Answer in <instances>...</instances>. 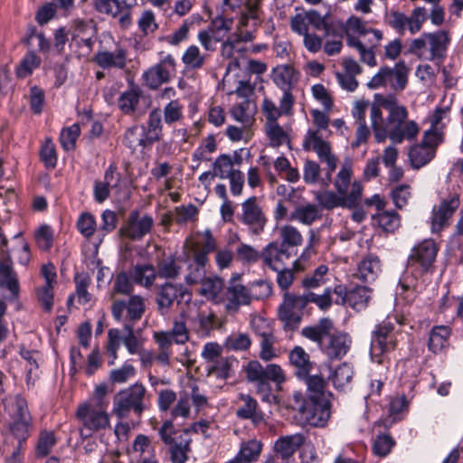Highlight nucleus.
Returning a JSON list of instances; mask_svg holds the SVG:
<instances>
[{
    "mask_svg": "<svg viewBox=\"0 0 463 463\" xmlns=\"http://www.w3.org/2000/svg\"><path fill=\"white\" fill-rule=\"evenodd\" d=\"M260 255L261 250L259 251L253 246L244 242H240L235 249V256L237 260L242 263H256L260 260Z\"/></svg>",
    "mask_w": 463,
    "mask_h": 463,
    "instance_id": "obj_62",
    "label": "nucleus"
},
{
    "mask_svg": "<svg viewBox=\"0 0 463 463\" xmlns=\"http://www.w3.org/2000/svg\"><path fill=\"white\" fill-rule=\"evenodd\" d=\"M186 294L187 290L182 284L166 282L158 286L155 298L158 312L166 315L174 303L179 304Z\"/></svg>",
    "mask_w": 463,
    "mask_h": 463,
    "instance_id": "obj_21",
    "label": "nucleus"
},
{
    "mask_svg": "<svg viewBox=\"0 0 463 463\" xmlns=\"http://www.w3.org/2000/svg\"><path fill=\"white\" fill-rule=\"evenodd\" d=\"M134 281L131 274L128 275L125 271L118 273L114 279L113 286L109 293L110 299L118 298V295L128 297L133 295Z\"/></svg>",
    "mask_w": 463,
    "mask_h": 463,
    "instance_id": "obj_39",
    "label": "nucleus"
},
{
    "mask_svg": "<svg viewBox=\"0 0 463 463\" xmlns=\"http://www.w3.org/2000/svg\"><path fill=\"white\" fill-rule=\"evenodd\" d=\"M233 19L224 16H217L211 22L208 29L213 34L215 41H222L232 30Z\"/></svg>",
    "mask_w": 463,
    "mask_h": 463,
    "instance_id": "obj_56",
    "label": "nucleus"
},
{
    "mask_svg": "<svg viewBox=\"0 0 463 463\" xmlns=\"http://www.w3.org/2000/svg\"><path fill=\"white\" fill-rule=\"evenodd\" d=\"M279 235L280 238L279 244L288 250L301 246L304 241L299 230L291 224H285L279 227Z\"/></svg>",
    "mask_w": 463,
    "mask_h": 463,
    "instance_id": "obj_38",
    "label": "nucleus"
},
{
    "mask_svg": "<svg viewBox=\"0 0 463 463\" xmlns=\"http://www.w3.org/2000/svg\"><path fill=\"white\" fill-rule=\"evenodd\" d=\"M438 247L434 241L424 240L415 245L408 258V268L418 271L420 274L430 270L436 260Z\"/></svg>",
    "mask_w": 463,
    "mask_h": 463,
    "instance_id": "obj_17",
    "label": "nucleus"
},
{
    "mask_svg": "<svg viewBox=\"0 0 463 463\" xmlns=\"http://www.w3.org/2000/svg\"><path fill=\"white\" fill-rule=\"evenodd\" d=\"M382 271L381 261L375 255L365 256L358 264L354 276L363 281L372 282Z\"/></svg>",
    "mask_w": 463,
    "mask_h": 463,
    "instance_id": "obj_32",
    "label": "nucleus"
},
{
    "mask_svg": "<svg viewBox=\"0 0 463 463\" xmlns=\"http://www.w3.org/2000/svg\"><path fill=\"white\" fill-rule=\"evenodd\" d=\"M353 377V366L350 364L343 363L335 369L331 379L335 388L345 389L351 383Z\"/></svg>",
    "mask_w": 463,
    "mask_h": 463,
    "instance_id": "obj_52",
    "label": "nucleus"
},
{
    "mask_svg": "<svg viewBox=\"0 0 463 463\" xmlns=\"http://www.w3.org/2000/svg\"><path fill=\"white\" fill-rule=\"evenodd\" d=\"M238 219L248 227L249 233L252 236L260 235L268 223V218L256 196H251L241 203V213Z\"/></svg>",
    "mask_w": 463,
    "mask_h": 463,
    "instance_id": "obj_15",
    "label": "nucleus"
},
{
    "mask_svg": "<svg viewBox=\"0 0 463 463\" xmlns=\"http://www.w3.org/2000/svg\"><path fill=\"white\" fill-rule=\"evenodd\" d=\"M163 131L162 113L160 109H155L149 113L147 120V130L146 135L148 137V144L161 139Z\"/></svg>",
    "mask_w": 463,
    "mask_h": 463,
    "instance_id": "obj_49",
    "label": "nucleus"
},
{
    "mask_svg": "<svg viewBox=\"0 0 463 463\" xmlns=\"http://www.w3.org/2000/svg\"><path fill=\"white\" fill-rule=\"evenodd\" d=\"M94 6L99 13L117 18L122 28H127L132 24V18L117 0H94Z\"/></svg>",
    "mask_w": 463,
    "mask_h": 463,
    "instance_id": "obj_31",
    "label": "nucleus"
},
{
    "mask_svg": "<svg viewBox=\"0 0 463 463\" xmlns=\"http://www.w3.org/2000/svg\"><path fill=\"white\" fill-rule=\"evenodd\" d=\"M271 78L275 85L283 90L282 106L288 109L295 102L291 90L298 81L299 71L290 64H281L272 70Z\"/></svg>",
    "mask_w": 463,
    "mask_h": 463,
    "instance_id": "obj_18",
    "label": "nucleus"
},
{
    "mask_svg": "<svg viewBox=\"0 0 463 463\" xmlns=\"http://www.w3.org/2000/svg\"><path fill=\"white\" fill-rule=\"evenodd\" d=\"M42 63V59L34 52L28 51L16 66L15 72L18 78L30 76Z\"/></svg>",
    "mask_w": 463,
    "mask_h": 463,
    "instance_id": "obj_47",
    "label": "nucleus"
},
{
    "mask_svg": "<svg viewBox=\"0 0 463 463\" xmlns=\"http://www.w3.org/2000/svg\"><path fill=\"white\" fill-rule=\"evenodd\" d=\"M124 143L129 148L135 150L138 146H146L148 144V137L143 127H132L128 128L124 136Z\"/></svg>",
    "mask_w": 463,
    "mask_h": 463,
    "instance_id": "obj_51",
    "label": "nucleus"
},
{
    "mask_svg": "<svg viewBox=\"0 0 463 463\" xmlns=\"http://www.w3.org/2000/svg\"><path fill=\"white\" fill-rule=\"evenodd\" d=\"M396 346V335L393 332V326L391 322H383L378 325L373 332L371 344L372 359L378 364L383 360L380 358L385 353H389Z\"/></svg>",
    "mask_w": 463,
    "mask_h": 463,
    "instance_id": "obj_20",
    "label": "nucleus"
},
{
    "mask_svg": "<svg viewBox=\"0 0 463 463\" xmlns=\"http://www.w3.org/2000/svg\"><path fill=\"white\" fill-rule=\"evenodd\" d=\"M154 225V220L146 214H140L137 211H132L122 226L121 234L130 240L139 241L150 232Z\"/></svg>",
    "mask_w": 463,
    "mask_h": 463,
    "instance_id": "obj_22",
    "label": "nucleus"
},
{
    "mask_svg": "<svg viewBox=\"0 0 463 463\" xmlns=\"http://www.w3.org/2000/svg\"><path fill=\"white\" fill-rule=\"evenodd\" d=\"M0 288H6L13 298L19 294V283L9 253L0 256Z\"/></svg>",
    "mask_w": 463,
    "mask_h": 463,
    "instance_id": "obj_30",
    "label": "nucleus"
},
{
    "mask_svg": "<svg viewBox=\"0 0 463 463\" xmlns=\"http://www.w3.org/2000/svg\"><path fill=\"white\" fill-rule=\"evenodd\" d=\"M206 57L196 45H191L184 52L182 61L187 69L196 70L203 66Z\"/></svg>",
    "mask_w": 463,
    "mask_h": 463,
    "instance_id": "obj_57",
    "label": "nucleus"
},
{
    "mask_svg": "<svg viewBox=\"0 0 463 463\" xmlns=\"http://www.w3.org/2000/svg\"><path fill=\"white\" fill-rule=\"evenodd\" d=\"M320 174H321V168H320V165L318 163H317L316 161L310 160V159H307L305 161L304 167H303V179L306 184H315L318 183L319 180H321V183L324 185L327 186L330 183V182H328L327 184L325 183L326 179L327 172L326 173V175L324 178H320Z\"/></svg>",
    "mask_w": 463,
    "mask_h": 463,
    "instance_id": "obj_58",
    "label": "nucleus"
},
{
    "mask_svg": "<svg viewBox=\"0 0 463 463\" xmlns=\"http://www.w3.org/2000/svg\"><path fill=\"white\" fill-rule=\"evenodd\" d=\"M224 5L232 11L241 10L240 24L256 29L260 24V9L257 6L256 0H222Z\"/></svg>",
    "mask_w": 463,
    "mask_h": 463,
    "instance_id": "obj_26",
    "label": "nucleus"
},
{
    "mask_svg": "<svg viewBox=\"0 0 463 463\" xmlns=\"http://www.w3.org/2000/svg\"><path fill=\"white\" fill-rule=\"evenodd\" d=\"M234 364H237V361L232 356H222L213 364L206 365L207 375L226 380L232 376Z\"/></svg>",
    "mask_w": 463,
    "mask_h": 463,
    "instance_id": "obj_36",
    "label": "nucleus"
},
{
    "mask_svg": "<svg viewBox=\"0 0 463 463\" xmlns=\"http://www.w3.org/2000/svg\"><path fill=\"white\" fill-rule=\"evenodd\" d=\"M352 169L348 165H344L337 173L335 180V187L339 194H348L351 191Z\"/></svg>",
    "mask_w": 463,
    "mask_h": 463,
    "instance_id": "obj_64",
    "label": "nucleus"
},
{
    "mask_svg": "<svg viewBox=\"0 0 463 463\" xmlns=\"http://www.w3.org/2000/svg\"><path fill=\"white\" fill-rule=\"evenodd\" d=\"M328 268L326 265L318 266L312 273L307 274L302 279V286L307 289L317 288L326 281Z\"/></svg>",
    "mask_w": 463,
    "mask_h": 463,
    "instance_id": "obj_59",
    "label": "nucleus"
},
{
    "mask_svg": "<svg viewBox=\"0 0 463 463\" xmlns=\"http://www.w3.org/2000/svg\"><path fill=\"white\" fill-rule=\"evenodd\" d=\"M370 299L371 291L369 288L359 286L349 290V298L346 304L353 309L361 311L367 307Z\"/></svg>",
    "mask_w": 463,
    "mask_h": 463,
    "instance_id": "obj_48",
    "label": "nucleus"
},
{
    "mask_svg": "<svg viewBox=\"0 0 463 463\" xmlns=\"http://www.w3.org/2000/svg\"><path fill=\"white\" fill-rule=\"evenodd\" d=\"M162 441L168 446L172 463H185L191 451V433L187 430H175L171 420H165L158 429Z\"/></svg>",
    "mask_w": 463,
    "mask_h": 463,
    "instance_id": "obj_7",
    "label": "nucleus"
},
{
    "mask_svg": "<svg viewBox=\"0 0 463 463\" xmlns=\"http://www.w3.org/2000/svg\"><path fill=\"white\" fill-rule=\"evenodd\" d=\"M303 295L285 292L278 308L279 319L287 331L296 330L301 322L303 309L307 307Z\"/></svg>",
    "mask_w": 463,
    "mask_h": 463,
    "instance_id": "obj_13",
    "label": "nucleus"
},
{
    "mask_svg": "<svg viewBox=\"0 0 463 463\" xmlns=\"http://www.w3.org/2000/svg\"><path fill=\"white\" fill-rule=\"evenodd\" d=\"M184 118V106L177 99L168 101L163 109L164 122L172 127L179 124Z\"/></svg>",
    "mask_w": 463,
    "mask_h": 463,
    "instance_id": "obj_41",
    "label": "nucleus"
},
{
    "mask_svg": "<svg viewBox=\"0 0 463 463\" xmlns=\"http://www.w3.org/2000/svg\"><path fill=\"white\" fill-rule=\"evenodd\" d=\"M180 269L175 258L169 256L158 262L156 274L161 279H175L179 275Z\"/></svg>",
    "mask_w": 463,
    "mask_h": 463,
    "instance_id": "obj_63",
    "label": "nucleus"
},
{
    "mask_svg": "<svg viewBox=\"0 0 463 463\" xmlns=\"http://www.w3.org/2000/svg\"><path fill=\"white\" fill-rule=\"evenodd\" d=\"M4 406L13 419L11 431L21 444L28 438L32 424L27 402L19 395H10L4 400Z\"/></svg>",
    "mask_w": 463,
    "mask_h": 463,
    "instance_id": "obj_9",
    "label": "nucleus"
},
{
    "mask_svg": "<svg viewBox=\"0 0 463 463\" xmlns=\"http://www.w3.org/2000/svg\"><path fill=\"white\" fill-rule=\"evenodd\" d=\"M293 255L295 253L290 250L285 249L278 241H273L261 249L260 260L265 267L272 270H279Z\"/></svg>",
    "mask_w": 463,
    "mask_h": 463,
    "instance_id": "obj_24",
    "label": "nucleus"
},
{
    "mask_svg": "<svg viewBox=\"0 0 463 463\" xmlns=\"http://www.w3.org/2000/svg\"><path fill=\"white\" fill-rule=\"evenodd\" d=\"M75 296L77 301L81 305H86L91 300V294L88 291V288L91 283V279L88 273H77L74 277Z\"/></svg>",
    "mask_w": 463,
    "mask_h": 463,
    "instance_id": "obj_50",
    "label": "nucleus"
},
{
    "mask_svg": "<svg viewBox=\"0 0 463 463\" xmlns=\"http://www.w3.org/2000/svg\"><path fill=\"white\" fill-rule=\"evenodd\" d=\"M94 61L102 69H119L127 66L128 52L121 46H116L113 51H99L94 56Z\"/></svg>",
    "mask_w": 463,
    "mask_h": 463,
    "instance_id": "obj_28",
    "label": "nucleus"
},
{
    "mask_svg": "<svg viewBox=\"0 0 463 463\" xmlns=\"http://www.w3.org/2000/svg\"><path fill=\"white\" fill-rule=\"evenodd\" d=\"M290 363L297 368L298 377H307L312 368L308 354L299 346L295 347L289 354Z\"/></svg>",
    "mask_w": 463,
    "mask_h": 463,
    "instance_id": "obj_42",
    "label": "nucleus"
},
{
    "mask_svg": "<svg viewBox=\"0 0 463 463\" xmlns=\"http://www.w3.org/2000/svg\"><path fill=\"white\" fill-rule=\"evenodd\" d=\"M146 389L139 383L118 392L113 400V413L120 418H127L130 411L140 416L146 409Z\"/></svg>",
    "mask_w": 463,
    "mask_h": 463,
    "instance_id": "obj_8",
    "label": "nucleus"
},
{
    "mask_svg": "<svg viewBox=\"0 0 463 463\" xmlns=\"http://www.w3.org/2000/svg\"><path fill=\"white\" fill-rule=\"evenodd\" d=\"M305 437L300 433L284 436L275 443V450L283 459L290 458L304 443Z\"/></svg>",
    "mask_w": 463,
    "mask_h": 463,
    "instance_id": "obj_35",
    "label": "nucleus"
},
{
    "mask_svg": "<svg viewBox=\"0 0 463 463\" xmlns=\"http://www.w3.org/2000/svg\"><path fill=\"white\" fill-rule=\"evenodd\" d=\"M297 13L291 16L289 24L291 30L298 34L303 35L308 33L309 27L316 30H324L326 37L330 36L332 26L329 25L325 18L317 11L296 8Z\"/></svg>",
    "mask_w": 463,
    "mask_h": 463,
    "instance_id": "obj_16",
    "label": "nucleus"
},
{
    "mask_svg": "<svg viewBox=\"0 0 463 463\" xmlns=\"http://www.w3.org/2000/svg\"><path fill=\"white\" fill-rule=\"evenodd\" d=\"M199 292L206 298L219 302L220 293L223 289V281L220 278H204L201 282Z\"/></svg>",
    "mask_w": 463,
    "mask_h": 463,
    "instance_id": "obj_46",
    "label": "nucleus"
},
{
    "mask_svg": "<svg viewBox=\"0 0 463 463\" xmlns=\"http://www.w3.org/2000/svg\"><path fill=\"white\" fill-rule=\"evenodd\" d=\"M111 315L117 322L131 324L140 320L146 311V299L140 295L111 299Z\"/></svg>",
    "mask_w": 463,
    "mask_h": 463,
    "instance_id": "obj_11",
    "label": "nucleus"
},
{
    "mask_svg": "<svg viewBox=\"0 0 463 463\" xmlns=\"http://www.w3.org/2000/svg\"><path fill=\"white\" fill-rule=\"evenodd\" d=\"M321 218L322 211L320 207L317 204L307 203L298 205L290 213L288 219L309 226Z\"/></svg>",
    "mask_w": 463,
    "mask_h": 463,
    "instance_id": "obj_33",
    "label": "nucleus"
},
{
    "mask_svg": "<svg viewBox=\"0 0 463 463\" xmlns=\"http://www.w3.org/2000/svg\"><path fill=\"white\" fill-rule=\"evenodd\" d=\"M294 103H291L288 109L284 108L279 100L278 107L271 99L265 98L261 104V109L266 118V123H278V119L282 115L291 114Z\"/></svg>",
    "mask_w": 463,
    "mask_h": 463,
    "instance_id": "obj_44",
    "label": "nucleus"
},
{
    "mask_svg": "<svg viewBox=\"0 0 463 463\" xmlns=\"http://www.w3.org/2000/svg\"><path fill=\"white\" fill-rule=\"evenodd\" d=\"M261 449L262 444L259 440L250 439L241 444L240 451L233 460H236V463H250L259 458Z\"/></svg>",
    "mask_w": 463,
    "mask_h": 463,
    "instance_id": "obj_43",
    "label": "nucleus"
},
{
    "mask_svg": "<svg viewBox=\"0 0 463 463\" xmlns=\"http://www.w3.org/2000/svg\"><path fill=\"white\" fill-rule=\"evenodd\" d=\"M299 411L306 422L314 427L324 426L330 417V406L327 402H306Z\"/></svg>",
    "mask_w": 463,
    "mask_h": 463,
    "instance_id": "obj_27",
    "label": "nucleus"
},
{
    "mask_svg": "<svg viewBox=\"0 0 463 463\" xmlns=\"http://www.w3.org/2000/svg\"><path fill=\"white\" fill-rule=\"evenodd\" d=\"M409 68L404 61L397 62L393 68H391L392 81L391 86L394 90H403L408 82Z\"/></svg>",
    "mask_w": 463,
    "mask_h": 463,
    "instance_id": "obj_55",
    "label": "nucleus"
},
{
    "mask_svg": "<svg viewBox=\"0 0 463 463\" xmlns=\"http://www.w3.org/2000/svg\"><path fill=\"white\" fill-rule=\"evenodd\" d=\"M375 223L387 232H393L400 227V216L394 211H383L373 216Z\"/></svg>",
    "mask_w": 463,
    "mask_h": 463,
    "instance_id": "obj_54",
    "label": "nucleus"
},
{
    "mask_svg": "<svg viewBox=\"0 0 463 463\" xmlns=\"http://www.w3.org/2000/svg\"><path fill=\"white\" fill-rule=\"evenodd\" d=\"M141 94L142 91L137 88L123 92L118 100L121 111L125 114L133 113L137 109Z\"/></svg>",
    "mask_w": 463,
    "mask_h": 463,
    "instance_id": "obj_53",
    "label": "nucleus"
},
{
    "mask_svg": "<svg viewBox=\"0 0 463 463\" xmlns=\"http://www.w3.org/2000/svg\"><path fill=\"white\" fill-rule=\"evenodd\" d=\"M338 29L345 33L347 45L357 52L361 62L369 67L377 65L375 54L383 38L382 31L366 27L365 23L354 15L350 16Z\"/></svg>",
    "mask_w": 463,
    "mask_h": 463,
    "instance_id": "obj_2",
    "label": "nucleus"
},
{
    "mask_svg": "<svg viewBox=\"0 0 463 463\" xmlns=\"http://www.w3.org/2000/svg\"><path fill=\"white\" fill-rule=\"evenodd\" d=\"M239 400L242 404L237 409L236 415L240 419L251 420L257 424L263 420V413L258 410L257 401L249 394L241 393Z\"/></svg>",
    "mask_w": 463,
    "mask_h": 463,
    "instance_id": "obj_34",
    "label": "nucleus"
},
{
    "mask_svg": "<svg viewBox=\"0 0 463 463\" xmlns=\"http://www.w3.org/2000/svg\"><path fill=\"white\" fill-rule=\"evenodd\" d=\"M450 335V329L445 326H434L429 336V349L437 354L441 352L448 345V339Z\"/></svg>",
    "mask_w": 463,
    "mask_h": 463,
    "instance_id": "obj_40",
    "label": "nucleus"
},
{
    "mask_svg": "<svg viewBox=\"0 0 463 463\" xmlns=\"http://www.w3.org/2000/svg\"><path fill=\"white\" fill-rule=\"evenodd\" d=\"M248 382L254 383L256 387L273 382L279 386L286 380L282 368L275 364L263 366L259 361H250L243 367Z\"/></svg>",
    "mask_w": 463,
    "mask_h": 463,
    "instance_id": "obj_14",
    "label": "nucleus"
},
{
    "mask_svg": "<svg viewBox=\"0 0 463 463\" xmlns=\"http://www.w3.org/2000/svg\"><path fill=\"white\" fill-rule=\"evenodd\" d=\"M57 442L52 430H43L40 432L35 451L38 457H46Z\"/></svg>",
    "mask_w": 463,
    "mask_h": 463,
    "instance_id": "obj_60",
    "label": "nucleus"
},
{
    "mask_svg": "<svg viewBox=\"0 0 463 463\" xmlns=\"http://www.w3.org/2000/svg\"><path fill=\"white\" fill-rule=\"evenodd\" d=\"M301 335L317 344L319 350L330 360H340L347 354L352 345L351 336L335 329L332 319L321 318L317 325L303 327Z\"/></svg>",
    "mask_w": 463,
    "mask_h": 463,
    "instance_id": "obj_3",
    "label": "nucleus"
},
{
    "mask_svg": "<svg viewBox=\"0 0 463 463\" xmlns=\"http://www.w3.org/2000/svg\"><path fill=\"white\" fill-rule=\"evenodd\" d=\"M270 293L271 288L267 282L260 281L252 285L251 288H248L236 278L230 280L222 300L226 313L234 315L241 306H248L253 299L267 297Z\"/></svg>",
    "mask_w": 463,
    "mask_h": 463,
    "instance_id": "obj_6",
    "label": "nucleus"
},
{
    "mask_svg": "<svg viewBox=\"0 0 463 463\" xmlns=\"http://www.w3.org/2000/svg\"><path fill=\"white\" fill-rule=\"evenodd\" d=\"M449 42L450 37L445 30L422 33L420 37L411 42L410 51L413 53L422 54L423 49H429L427 59L434 61L445 56Z\"/></svg>",
    "mask_w": 463,
    "mask_h": 463,
    "instance_id": "obj_12",
    "label": "nucleus"
},
{
    "mask_svg": "<svg viewBox=\"0 0 463 463\" xmlns=\"http://www.w3.org/2000/svg\"><path fill=\"white\" fill-rule=\"evenodd\" d=\"M314 128H310L303 139V148L315 152L321 163L327 165L326 184L331 182L332 174L335 171L338 159L332 151L327 137L331 134L328 129L329 118L317 109L311 111Z\"/></svg>",
    "mask_w": 463,
    "mask_h": 463,
    "instance_id": "obj_4",
    "label": "nucleus"
},
{
    "mask_svg": "<svg viewBox=\"0 0 463 463\" xmlns=\"http://www.w3.org/2000/svg\"><path fill=\"white\" fill-rule=\"evenodd\" d=\"M363 187L359 182L354 181L348 194H339L332 191H326L317 195L319 204L327 210L335 207L353 208L362 201Z\"/></svg>",
    "mask_w": 463,
    "mask_h": 463,
    "instance_id": "obj_19",
    "label": "nucleus"
},
{
    "mask_svg": "<svg viewBox=\"0 0 463 463\" xmlns=\"http://www.w3.org/2000/svg\"><path fill=\"white\" fill-rule=\"evenodd\" d=\"M130 273L133 281L146 288H150L157 278L156 269L150 264L136 265Z\"/></svg>",
    "mask_w": 463,
    "mask_h": 463,
    "instance_id": "obj_37",
    "label": "nucleus"
},
{
    "mask_svg": "<svg viewBox=\"0 0 463 463\" xmlns=\"http://www.w3.org/2000/svg\"><path fill=\"white\" fill-rule=\"evenodd\" d=\"M377 103L370 109L371 126L378 143L389 138L393 144L413 141L420 133V126L409 118L407 108L394 95L376 94Z\"/></svg>",
    "mask_w": 463,
    "mask_h": 463,
    "instance_id": "obj_1",
    "label": "nucleus"
},
{
    "mask_svg": "<svg viewBox=\"0 0 463 463\" xmlns=\"http://www.w3.org/2000/svg\"><path fill=\"white\" fill-rule=\"evenodd\" d=\"M435 155L436 153L433 148L420 144L412 146L409 152L411 165L417 169L430 163Z\"/></svg>",
    "mask_w": 463,
    "mask_h": 463,
    "instance_id": "obj_45",
    "label": "nucleus"
},
{
    "mask_svg": "<svg viewBox=\"0 0 463 463\" xmlns=\"http://www.w3.org/2000/svg\"><path fill=\"white\" fill-rule=\"evenodd\" d=\"M175 73V61L168 54L158 63L145 71L143 78L146 86L154 90L158 88L161 84L167 82Z\"/></svg>",
    "mask_w": 463,
    "mask_h": 463,
    "instance_id": "obj_23",
    "label": "nucleus"
},
{
    "mask_svg": "<svg viewBox=\"0 0 463 463\" xmlns=\"http://www.w3.org/2000/svg\"><path fill=\"white\" fill-rule=\"evenodd\" d=\"M216 240L210 230L185 241L184 253L188 269L185 281L188 284L200 283L205 278V265L209 260L208 254L216 250Z\"/></svg>",
    "mask_w": 463,
    "mask_h": 463,
    "instance_id": "obj_5",
    "label": "nucleus"
},
{
    "mask_svg": "<svg viewBox=\"0 0 463 463\" xmlns=\"http://www.w3.org/2000/svg\"><path fill=\"white\" fill-rule=\"evenodd\" d=\"M265 132L271 146H279L288 142L287 132L278 123H265Z\"/></svg>",
    "mask_w": 463,
    "mask_h": 463,
    "instance_id": "obj_61",
    "label": "nucleus"
},
{
    "mask_svg": "<svg viewBox=\"0 0 463 463\" xmlns=\"http://www.w3.org/2000/svg\"><path fill=\"white\" fill-rule=\"evenodd\" d=\"M76 417L80 423L79 432L83 439L110 427L108 411L91 404H80L76 411Z\"/></svg>",
    "mask_w": 463,
    "mask_h": 463,
    "instance_id": "obj_10",
    "label": "nucleus"
},
{
    "mask_svg": "<svg viewBox=\"0 0 463 463\" xmlns=\"http://www.w3.org/2000/svg\"><path fill=\"white\" fill-rule=\"evenodd\" d=\"M154 339L163 347L171 345L173 342L184 345L189 340V331L184 320H175L171 330L155 333Z\"/></svg>",
    "mask_w": 463,
    "mask_h": 463,
    "instance_id": "obj_29",
    "label": "nucleus"
},
{
    "mask_svg": "<svg viewBox=\"0 0 463 463\" xmlns=\"http://www.w3.org/2000/svg\"><path fill=\"white\" fill-rule=\"evenodd\" d=\"M459 206V196L457 194L449 195V198L443 199L439 205L435 206L432 210L431 231L439 232L444 227L449 225V222L452 215Z\"/></svg>",
    "mask_w": 463,
    "mask_h": 463,
    "instance_id": "obj_25",
    "label": "nucleus"
}]
</instances>
